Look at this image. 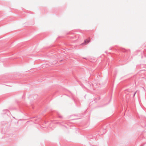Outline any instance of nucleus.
<instances>
[{
	"label": "nucleus",
	"mask_w": 146,
	"mask_h": 146,
	"mask_svg": "<svg viewBox=\"0 0 146 146\" xmlns=\"http://www.w3.org/2000/svg\"><path fill=\"white\" fill-rule=\"evenodd\" d=\"M90 42V40H85L84 41V43L85 44L88 43Z\"/></svg>",
	"instance_id": "f257e3e1"
},
{
	"label": "nucleus",
	"mask_w": 146,
	"mask_h": 146,
	"mask_svg": "<svg viewBox=\"0 0 146 146\" xmlns=\"http://www.w3.org/2000/svg\"><path fill=\"white\" fill-rule=\"evenodd\" d=\"M136 93V92H135L134 93V95H133V96H134L135 95V94Z\"/></svg>",
	"instance_id": "f03ea898"
}]
</instances>
